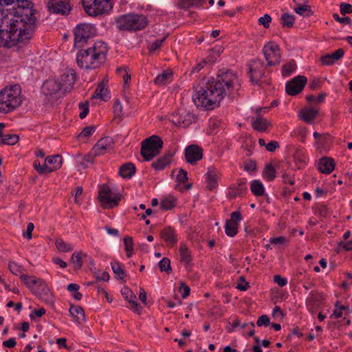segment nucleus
I'll return each instance as SVG.
<instances>
[{"mask_svg": "<svg viewBox=\"0 0 352 352\" xmlns=\"http://www.w3.org/2000/svg\"><path fill=\"white\" fill-rule=\"evenodd\" d=\"M47 7L52 13L67 15L72 10L69 0H49Z\"/></svg>", "mask_w": 352, "mask_h": 352, "instance_id": "obj_12", "label": "nucleus"}, {"mask_svg": "<svg viewBox=\"0 0 352 352\" xmlns=\"http://www.w3.org/2000/svg\"><path fill=\"white\" fill-rule=\"evenodd\" d=\"M98 199L103 208H113L117 206L120 201V195L114 194L107 185L100 188Z\"/></svg>", "mask_w": 352, "mask_h": 352, "instance_id": "obj_8", "label": "nucleus"}, {"mask_svg": "<svg viewBox=\"0 0 352 352\" xmlns=\"http://www.w3.org/2000/svg\"><path fill=\"white\" fill-rule=\"evenodd\" d=\"M203 156V150L197 145H190L185 149V157L186 161L193 164L200 160Z\"/></svg>", "mask_w": 352, "mask_h": 352, "instance_id": "obj_18", "label": "nucleus"}, {"mask_svg": "<svg viewBox=\"0 0 352 352\" xmlns=\"http://www.w3.org/2000/svg\"><path fill=\"white\" fill-rule=\"evenodd\" d=\"M55 245L58 251L62 252H68L73 250V248L70 244L67 243L61 239L56 240Z\"/></svg>", "mask_w": 352, "mask_h": 352, "instance_id": "obj_41", "label": "nucleus"}, {"mask_svg": "<svg viewBox=\"0 0 352 352\" xmlns=\"http://www.w3.org/2000/svg\"><path fill=\"white\" fill-rule=\"evenodd\" d=\"M165 39L166 36L163 37L162 39H157L153 41L149 46L150 52H153L157 50L162 45Z\"/></svg>", "mask_w": 352, "mask_h": 352, "instance_id": "obj_56", "label": "nucleus"}, {"mask_svg": "<svg viewBox=\"0 0 352 352\" xmlns=\"http://www.w3.org/2000/svg\"><path fill=\"white\" fill-rule=\"evenodd\" d=\"M276 169L271 164H266L263 172V176L267 181H273L276 177Z\"/></svg>", "mask_w": 352, "mask_h": 352, "instance_id": "obj_34", "label": "nucleus"}, {"mask_svg": "<svg viewBox=\"0 0 352 352\" xmlns=\"http://www.w3.org/2000/svg\"><path fill=\"white\" fill-rule=\"evenodd\" d=\"M239 86L236 73L230 69H221L215 78L209 80L204 87H200L193 96L197 106L208 109L218 107L227 93Z\"/></svg>", "mask_w": 352, "mask_h": 352, "instance_id": "obj_1", "label": "nucleus"}, {"mask_svg": "<svg viewBox=\"0 0 352 352\" xmlns=\"http://www.w3.org/2000/svg\"><path fill=\"white\" fill-rule=\"evenodd\" d=\"M179 292H182V296L183 298H186L189 296L190 289L184 282L179 283Z\"/></svg>", "mask_w": 352, "mask_h": 352, "instance_id": "obj_52", "label": "nucleus"}, {"mask_svg": "<svg viewBox=\"0 0 352 352\" xmlns=\"http://www.w3.org/2000/svg\"><path fill=\"white\" fill-rule=\"evenodd\" d=\"M180 261L188 265L191 261V255L190 251L187 249L186 245H182L179 249Z\"/></svg>", "mask_w": 352, "mask_h": 352, "instance_id": "obj_36", "label": "nucleus"}, {"mask_svg": "<svg viewBox=\"0 0 352 352\" xmlns=\"http://www.w3.org/2000/svg\"><path fill=\"white\" fill-rule=\"evenodd\" d=\"M274 280L280 287H283L287 285V280L285 278L281 277L280 275H275L274 276Z\"/></svg>", "mask_w": 352, "mask_h": 352, "instance_id": "obj_62", "label": "nucleus"}, {"mask_svg": "<svg viewBox=\"0 0 352 352\" xmlns=\"http://www.w3.org/2000/svg\"><path fill=\"white\" fill-rule=\"evenodd\" d=\"M160 236L168 245L171 247L174 246L177 242L176 230L170 226L162 229L160 232Z\"/></svg>", "mask_w": 352, "mask_h": 352, "instance_id": "obj_21", "label": "nucleus"}, {"mask_svg": "<svg viewBox=\"0 0 352 352\" xmlns=\"http://www.w3.org/2000/svg\"><path fill=\"white\" fill-rule=\"evenodd\" d=\"M113 148V138L109 136L104 137L99 140L94 146L93 153L95 155H102L110 151Z\"/></svg>", "mask_w": 352, "mask_h": 352, "instance_id": "obj_15", "label": "nucleus"}, {"mask_svg": "<svg viewBox=\"0 0 352 352\" xmlns=\"http://www.w3.org/2000/svg\"><path fill=\"white\" fill-rule=\"evenodd\" d=\"M296 65L294 60H291L287 63L283 65L282 67V74L285 77L289 76L292 72L296 69Z\"/></svg>", "mask_w": 352, "mask_h": 352, "instance_id": "obj_39", "label": "nucleus"}, {"mask_svg": "<svg viewBox=\"0 0 352 352\" xmlns=\"http://www.w3.org/2000/svg\"><path fill=\"white\" fill-rule=\"evenodd\" d=\"M116 27L122 31H138L145 28L148 19L145 15L130 13L120 16L116 20Z\"/></svg>", "mask_w": 352, "mask_h": 352, "instance_id": "obj_4", "label": "nucleus"}, {"mask_svg": "<svg viewBox=\"0 0 352 352\" xmlns=\"http://www.w3.org/2000/svg\"><path fill=\"white\" fill-rule=\"evenodd\" d=\"M171 75L172 72L170 69H166L155 78V83L158 85H164Z\"/></svg>", "mask_w": 352, "mask_h": 352, "instance_id": "obj_38", "label": "nucleus"}, {"mask_svg": "<svg viewBox=\"0 0 352 352\" xmlns=\"http://www.w3.org/2000/svg\"><path fill=\"white\" fill-rule=\"evenodd\" d=\"M172 157L173 155L170 153L165 154L162 157L158 158L156 161L153 162L151 166L157 170H162L170 164Z\"/></svg>", "mask_w": 352, "mask_h": 352, "instance_id": "obj_28", "label": "nucleus"}, {"mask_svg": "<svg viewBox=\"0 0 352 352\" xmlns=\"http://www.w3.org/2000/svg\"><path fill=\"white\" fill-rule=\"evenodd\" d=\"M45 162L50 166V170L52 172L59 169L63 164V158L61 155L57 154L55 155L48 156L45 158Z\"/></svg>", "mask_w": 352, "mask_h": 352, "instance_id": "obj_32", "label": "nucleus"}, {"mask_svg": "<svg viewBox=\"0 0 352 352\" xmlns=\"http://www.w3.org/2000/svg\"><path fill=\"white\" fill-rule=\"evenodd\" d=\"M295 12L300 14L303 15L305 12H307L308 14L306 16H310L312 14V12L311 10V7L308 5H302L294 9Z\"/></svg>", "mask_w": 352, "mask_h": 352, "instance_id": "obj_48", "label": "nucleus"}, {"mask_svg": "<svg viewBox=\"0 0 352 352\" xmlns=\"http://www.w3.org/2000/svg\"><path fill=\"white\" fill-rule=\"evenodd\" d=\"M318 115V111L311 107H305L302 108L298 113L300 120L307 124H311Z\"/></svg>", "mask_w": 352, "mask_h": 352, "instance_id": "obj_22", "label": "nucleus"}, {"mask_svg": "<svg viewBox=\"0 0 352 352\" xmlns=\"http://www.w3.org/2000/svg\"><path fill=\"white\" fill-rule=\"evenodd\" d=\"M270 324V320L269 317L267 315H262L261 316L256 322V325L258 327L265 326L267 327Z\"/></svg>", "mask_w": 352, "mask_h": 352, "instance_id": "obj_53", "label": "nucleus"}, {"mask_svg": "<svg viewBox=\"0 0 352 352\" xmlns=\"http://www.w3.org/2000/svg\"><path fill=\"white\" fill-rule=\"evenodd\" d=\"M159 267L161 272H166L168 274L172 272L170 261L168 258L164 257L159 262Z\"/></svg>", "mask_w": 352, "mask_h": 352, "instance_id": "obj_47", "label": "nucleus"}, {"mask_svg": "<svg viewBox=\"0 0 352 352\" xmlns=\"http://www.w3.org/2000/svg\"><path fill=\"white\" fill-rule=\"evenodd\" d=\"M271 21V16L269 14H265L263 16L260 17L258 21L260 25H263L264 28H268Z\"/></svg>", "mask_w": 352, "mask_h": 352, "instance_id": "obj_55", "label": "nucleus"}, {"mask_svg": "<svg viewBox=\"0 0 352 352\" xmlns=\"http://www.w3.org/2000/svg\"><path fill=\"white\" fill-rule=\"evenodd\" d=\"M279 146V143L277 141L272 140L265 145V148L270 152H274Z\"/></svg>", "mask_w": 352, "mask_h": 352, "instance_id": "obj_60", "label": "nucleus"}, {"mask_svg": "<svg viewBox=\"0 0 352 352\" xmlns=\"http://www.w3.org/2000/svg\"><path fill=\"white\" fill-rule=\"evenodd\" d=\"M43 90L46 95H52L62 90L60 82L54 79H50L44 82Z\"/></svg>", "mask_w": 352, "mask_h": 352, "instance_id": "obj_25", "label": "nucleus"}, {"mask_svg": "<svg viewBox=\"0 0 352 352\" xmlns=\"http://www.w3.org/2000/svg\"><path fill=\"white\" fill-rule=\"evenodd\" d=\"M162 146V140L157 135H152L142 142L140 153L146 161H150L160 153Z\"/></svg>", "mask_w": 352, "mask_h": 352, "instance_id": "obj_5", "label": "nucleus"}, {"mask_svg": "<svg viewBox=\"0 0 352 352\" xmlns=\"http://www.w3.org/2000/svg\"><path fill=\"white\" fill-rule=\"evenodd\" d=\"M100 98L104 101H107L109 96L108 95V90L104 87L103 84H100L96 88L94 94L92 96V98Z\"/></svg>", "mask_w": 352, "mask_h": 352, "instance_id": "obj_33", "label": "nucleus"}, {"mask_svg": "<svg viewBox=\"0 0 352 352\" xmlns=\"http://www.w3.org/2000/svg\"><path fill=\"white\" fill-rule=\"evenodd\" d=\"M270 124V122L261 116L252 118V126L256 131H265Z\"/></svg>", "mask_w": 352, "mask_h": 352, "instance_id": "obj_30", "label": "nucleus"}, {"mask_svg": "<svg viewBox=\"0 0 352 352\" xmlns=\"http://www.w3.org/2000/svg\"><path fill=\"white\" fill-rule=\"evenodd\" d=\"M344 54V51L343 49L340 48L335 51L332 54H327L321 57V62L323 65H333L336 61L340 59L342 57H343Z\"/></svg>", "mask_w": 352, "mask_h": 352, "instance_id": "obj_26", "label": "nucleus"}, {"mask_svg": "<svg viewBox=\"0 0 352 352\" xmlns=\"http://www.w3.org/2000/svg\"><path fill=\"white\" fill-rule=\"evenodd\" d=\"M71 261L74 265V268L75 270H80L82 265V259L80 253L77 252L73 253L71 257Z\"/></svg>", "mask_w": 352, "mask_h": 352, "instance_id": "obj_44", "label": "nucleus"}, {"mask_svg": "<svg viewBox=\"0 0 352 352\" xmlns=\"http://www.w3.org/2000/svg\"><path fill=\"white\" fill-rule=\"evenodd\" d=\"M111 268L113 273L116 274L119 278L122 279L124 277L125 272L120 263L117 261L112 262Z\"/></svg>", "mask_w": 352, "mask_h": 352, "instance_id": "obj_42", "label": "nucleus"}, {"mask_svg": "<svg viewBox=\"0 0 352 352\" xmlns=\"http://www.w3.org/2000/svg\"><path fill=\"white\" fill-rule=\"evenodd\" d=\"M333 19L340 23L351 24V19L349 16L340 17L338 14L334 13L333 14Z\"/></svg>", "mask_w": 352, "mask_h": 352, "instance_id": "obj_57", "label": "nucleus"}, {"mask_svg": "<svg viewBox=\"0 0 352 352\" xmlns=\"http://www.w3.org/2000/svg\"><path fill=\"white\" fill-rule=\"evenodd\" d=\"M188 178L187 176V172L184 169H180L178 175H177V180L179 183H186L188 181Z\"/></svg>", "mask_w": 352, "mask_h": 352, "instance_id": "obj_58", "label": "nucleus"}, {"mask_svg": "<svg viewBox=\"0 0 352 352\" xmlns=\"http://www.w3.org/2000/svg\"><path fill=\"white\" fill-rule=\"evenodd\" d=\"M95 127L92 126H89L82 131V132L80 133L79 136H84V137H89L91 133L94 131Z\"/></svg>", "mask_w": 352, "mask_h": 352, "instance_id": "obj_61", "label": "nucleus"}, {"mask_svg": "<svg viewBox=\"0 0 352 352\" xmlns=\"http://www.w3.org/2000/svg\"><path fill=\"white\" fill-rule=\"evenodd\" d=\"M206 181L207 183V188L210 190H213L217 186V173L214 168H208V172L206 175Z\"/></svg>", "mask_w": 352, "mask_h": 352, "instance_id": "obj_27", "label": "nucleus"}, {"mask_svg": "<svg viewBox=\"0 0 352 352\" xmlns=\"http://www.w3.org/2000/svg\"><path fill=\"white\" fill-rule=\"evenodd\" d=\"M110 276L107 272H101L97 274L96 279L98 280L108 281Z\"/></svg>", "mask_w": 352, "mask_h": 352, "instance_id": "obj_63", "label": "nucleus"}, {"mask_svg": "<svg viewBox=\"0 0 352 352\" xmlns=\"http://www.w3.org/2000/svg\"><path fill=\"white\" fill-rule=\"evenodd\" d=\"M85 11L91 16L108 12L112 8L110 0H82Z\"/></svg>", "mask_w": 352, "mask_h": 352, "instance_id": "obj_6", "label": "nucleus"}, {"mask_svg": "<svg viewBox=\"0 0 352 352\" xmlns=\"http://www.w3.org/2000/svg\"><path fill=\"white\" fill-rule=\"evenodd\" d=\"M20 279L26 286L30 289L31 292H34V288L36 286V284L33 283L34 280L39 279L35 276H31L26 274H21Z\"/></svg>", "mask_w": 352, "mask_h": 352, "instance_id": "obj_37", "label": "nucleus"}, {"mask_svg": "<svg viewBox=\"0 0 352 352\" xmlns=\"http://www.w3.org/2000/svg\"><path fill=\"white\" fill-rule=\"evenodd\" d=\"M323 296L320 293L312 291L309 293V297L307 298L306 305L309 311L312 312L319 307L323 303Z\"/></svg>", "mask_w": 352, "mask_h": 352, "instance_id": "obj_20", "label": "nucleus"}, {"mask_svg": "<svg viewBox=\"0 0 352 352\" xmlns=\"http://www.w3.org/2000/svg\"><path fill=\"white\" fill-rule=\"evenodd\" d=\"M69 314L74 318L76 322L81 323L85 321V312L82 307L71 305Z\"/></svg>", "mask_w": 352, "mask_h": 352, "instance_id": "obj_31", "label": "nucleus"}, {"mask_svg": "<svg viewBox=\"0 0 352 352\" xmlns=\"http://www.w3.org/2000/svg\"><path fill=\"white\" fill-rule=\"evenodd\" d=\"M122 295L123 296L124 299L127 300L131 305L132 310L134 312L140 314L142 308L140 305L136 302V296L132 292V290L128 287H125L124 288V289L122 290Z\"/></svg>", "mask_w": 352, "mask_h": 352, "instance_id": "obj_23", "label": "nucleus"}, {"mask_svg": "<svg viewBox=\"0 0 352 352\" xmlns=\"http://www.w3.org/2000/svg\"><path fill=\"white\" fill-rule=\"evenodd\" d=\"M78 107L80 110L79 117L81 119H84L89 113V102H81L79 104Z\"/></svg>", "mask_w": 352, "mask_h": 352, "instance_id": "obj_49", "label": "nucleus"}, {"mask_svg": "<svg viewBox=\"0 0 352 352\" xmlns=\"http://www.w3.org/2000/svg\"><path fill=\"white\" fill-rule=\"evenodd\" d=\"M334 160L328 157H323L318 162V170L324 174H330L335 168Z\"/></svg>", "mask_w": 352, "mask_h": 352, "instance_id": "obj_24", "label": "nucleus"}, {"mask_svg": "<svg viewBox=\"0 0 352 352\" xmlns=\"http://www.w3.org/2000/svg\"><path fill=\"white\" fill-rule=\"evenodd\" d=\"M107 52L105 43L96 41L91 47L79 50L76 55L77 65L86 69H97L105 63Z\"/></svg>", "mask_w": 352, "mask_h": 352, "instance_id": "obj_2", "label": "nucleus"}, {"mask_svg": "<svg viewBox=\"0 0 352 352\" xmlns=\"http://www.w3.org/2000/svg\"><path fill=\"white\" fill-rule=\"evenodd\" d=\"M9 269L10 272L14 275H18L23 272L22 266L18 265L15 262L9 263Z\"/></svg>", "mask_w": 352, "mask_h": 352, "instance_id": "obj_50", "label": "nucleus"}, {"mask_svg": "<svg viewBox=\"0 0 352 352\" xmlns=\"http://www.w3.org/2000/svg\"><path fill=\"white\" fill-rule=\"evenodd\" d=\"M136 168L131 162L124 164L120 167L119 174L123 178H131L135 173Z\"/></svg>", "mask_w": 352, "mask_h": 352, "instance_id": "obj_29", "label": "nucleus"}, {"mask_svg": "<svg viewBox=\"0 0 352 352\" xmlns=\"http://www.w3.org/2000/svg\"><path fill=\"white\" fill-rule=\"evenodd\" d=\"M263 53L270 67L278 65L280 63V48L277 44L270 42L263 48Z\"/></svg>", "mask_w": 352, "mask_h": 352, "instance_id": "obj_9", "label": "nucleus"}, {"mask_svg": "<svg viewBox=\"0 0 352 352\" xmlns=\"http://www.w3.org/2000/svg\"><path fill=\"white\" fill-rule=\"evenodd\" d=\"M94 34L95 28L94 26L86 23L78 25L74 30V46L76 47H82Z\"/></svg>", "mask_w": 352, "mask_h": 352, "instance_id": "obj_7", "label": "nucleus"}, {"mask_svg": "<svg viewBox=\"0 0 352 352\" xmlns=\"http://www.w3.org/2000/svg\"><path fill=\"white\" fill-rule=\"evenodd\" d=\"M175 201L173 197H166L161 202V208L165 210H170L175 206Z\"/></svg>", "mask_w": 352, "mask_h": 352, "instance_id": "obj_43", "label": "nucleus"}, {"mask_svg": "<svg viewBox=\"0 0 352 352\" xmlns=\"http://www.w3.org/2000/svg\"><path fill=\"white\" fill-rule=\"evenodd\" d=\"M195 120V116L184 109L179 110L177 115L174 116L173 122L184 128L188 127Z\"/></svg>", "mask_w": 352, "mask_h": 352, "instance_id": "obj_16", "label": "nucleus"}, {"mask_svg": "<svg viewBox=\"0 0 352 352\" xmlns=\"http://www.w3.org/2000/svg\"><path fill=\"white\" fill-rule=\"evenodd\" d=\"M244 168L247 171H255L256 170V162L252 160L247 161L244 165Z\"/></svg>", "mask_w": 352, "mask_h": 352, "instance_id": "obj_59", "label": "nucleus"}, {"mask_svg": "<svg viewBox=\"0 0 352 352\" xmlns=\"http://www.w3.org/2000/svg\"><path fill=\"white\" fill-rule=\"evenodd\" d=\"M340 11L342 15L352 13V6L350 3H342L340 5Z\"/></svg>", "mask_w": 352, "mask_h": 352, "instance_id": "obj_54", "label": "nucleus"}, {"mask_svg": "<svg viewBox=\"0 0 352 352\" xmlns=\"http://www.w3.org/2000/svg\"><path fill=\"white\" fill-rule=\"evenodd\" d=\"M113 111L116 116L121 117L123 116L122 106L120 100H116L113 105Z\"/></svg>", "mask_w": 352, "mask_h": 352, "instance_id": "obj_51", "label": "nucleus"}, {"mask_svg": "<svg viewBox=\"0 0 352 352\" xmlns=\"http://www.w3.org/2000/svg\"><path fill=\"white\" fill-rule=\"evenodd\" d=\"M252 192L255 196H262L264 194V187L262 183L258 180H254L250 184Z\"/></svg>", "mask_w": 352, "mask_h": 352, "instance_id": "obj_35", "label": "nucleus"}, {"mask_svg": "<svg viewBox=\"0 0 352 352\" xmlns=\"http://www.w3.org/2000/svg\"><path fill=\"white\" fill-rule=\"evenodd\" d=\"M280 20L283 27L291 28L294 22V16L288 13H284L281 16Z\"/></svg>", "mask_w": 352, "mask_h": 352, "instance_id": "obj_45", "label": "nucleus"}, {"mask_svg": "<svg viewBox=\"0 0 352 352\" xmlns=\"http://www.w3.org/2000/svg\"><path fill=\"white\" fill-rule=\"evenodd\" d=\"M1 143L8 145H14L18 142L19 138L16 134L3 135L1 137Z\"/></svg>", "mask_w": 352, "mask_h": 352, "instance_id": "obj_40", "label": "nucleus"}, {"mask_svg": "<svg viewBox=\"0 0 352 352\" xmlns=\"http://www.w3.org/2000/svg\"><path fill=\"white\" fill-rule=\"evenodd\" d=\"M33 283L36 284V286L34 288V292H32V294L46 304H52L54 301L53 295L45 281L43 279H35Z\"/></svg>", "mask_w": 352, "mask_h": 352, "instance_id": "obj_10", "label": "nucleus"}, {"mask_svg": "<svg viewBox=\"0 0 352 352\" xmlns=\"http://www.w3.org/2000/svg\"><path fill=\"white\" fill-rule=\"evenodd\" d=\"M76 80V73L74 69H69L64 72L59 82L61 85L62 90L64 92L70 91Z\"/></svg>", "mask_w": 352, "mask_h": 352, "instance_id": "obj_17", "label": "nucleus"}, {"mask_svg": "<svg viewBox=\"0 0 352 352\" xmlns=\"http://www.w3.org/2000/svg\"><path fill=\"white\" fill-rule=\"evenodd\" d=\"M338 245L346 251H351L352 250V239L348 242L340 241Z\"/></svg>", "mask_w": 352, "mask_h": 352, "instance_id": "obj_64", "label": "nucleus"}, {"mask_svg": "<svg viewBox=\"0 0 352 352\" xmlns=\"http://www.w3.org/2000/svg\"><path fill=\"white\" fill-rule=\"evenodd\" d=\"M307 79L305 76H298L285 85V91L290 96H296L301 92L307 83Z\"/></svg>", "mask_w": 352, "mask_h": 352, "instance_id": "obj_13", "label": "nucleus"}, {"mask_svg": "<svg viewBox=\"0 0 352 352\" xmlns=\"http://www.w3.org/2000/svg\"><path fill=\"white\" fill-rule=\"evenodd\" d=\"M242 217L239 211H235L230 214V219L227 220L225 225L226 234L229 236H234L238 233L239 223Z\"/></svg>", "mask_w": 352, "mask_h": 352, "instance_id": "obj_14", "label": "nucleus"}, {"mask_svg": "<svg viewBox=\"0 0 352 352\" xmlns=\"http://www.w3.org/2000/svg\"><path fill=\"white\" fill-rule=\"evenodd\" d=\"M124 243L125 250L126 252V256L130 258L133 254V243L131 237L126 236L124 238Z\"/></svg>", "mask_w": 352, "mask_h": 352, "instance_id": "obj_46", "label": "nucleus"}, {"mask_svg": "<svg viewBox=\"0 0 352 352\" xmlns=\"http://www.w3.org/2000/svg\"><path fill=\"white\" fill-rule=\"evenodd\" d=\"M248 73L250 74L251 81L257 84L265 76L266 66L261 60L255 59L248 65Z\"/></svg>", "mask_w": 352, "mask_h": 352, "instance_id": "obj_11", "label": "nucleus"}, {"mask_svg": "<svg viewBox=\"0 0 352 352\" xmlns=\"http://www.w3.org/2000/svg\"><path fill=\"white\" fill-rule=\"evenodd\" d=\"M247 192V184L244 180L238 181L236 184L232 185L228 190V196L230 199L243 196Z\"/></svg>", "mask_w": 352, "mask_h": 352, "instance_id": "obj_19", "label": "nucleus"}, {"mask_svg": "<svg viewBox=\"0 0 352 352\" xmlns=\"http://www.w3.org/2000/svg\"><path fill=\"white\" fill-rule=\"evenodd\" d=\"M23 96L19 85L7 86L0 91V113L7 114L19 108Z\"/></svg>", "mask_w": 352, "mask_h": 352, "instance_id": "obj_3", "label": "nucleus"}]
</instances>
